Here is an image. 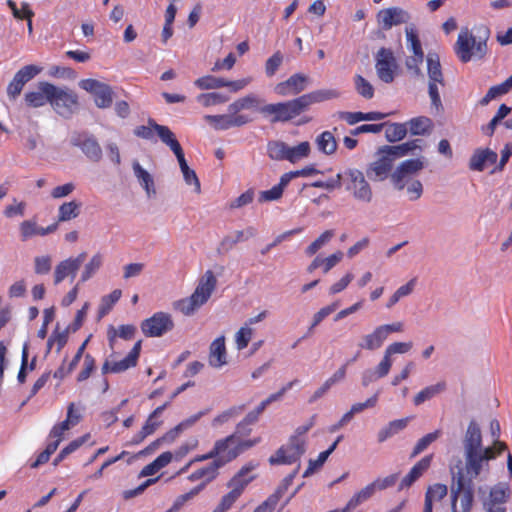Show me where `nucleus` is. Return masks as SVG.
Here are the masks:
<instances>
[{
  "mask_svg": "<svg viewBox=\"0 0 512 512\" xmlns=\"http://www.w3.org/2000/svg\"><path fill=\"white\" fill-rule=\"evenodd\" d=\"M254 467L252 464L242 467L226 485L229 488V492L226 494V510L233 505L246 486L254 479V476L251 474Z\"/></svg>",
  "mask_w": 512,
  "mask_h": 512,
  "instance_id": "nucleus-12",
  "label": "nucleus"
},
{
  "mask_svg": "<svg viewBox=\"0 0 512 512\" xmlns=\"http://www.w3.org/2000/svg\"><path fill=\"white\" fill-rule=\"evenodd\" d=\"M376 19L378 25L383 30H389L393 26L407 23L410 20V15L400 7H389L380 10L377 13Z\"/></svg>",
  "mask_w": 512,
  "mask_h": 512,
  "instance_id": "nucleus-17",
  "label": "nucleus"
},
{
  "mask_svg": "<svg viewBox=\"0 0 512 512\" xmlns=\"http://www.w3.org/2000/svg\"><path fill=\"white\" fill-rule=\"evenodd\" d=\"M259 113H261L264 117L269 118L271 123L282 122L279 103L261 105L259 108Z\"/></svg>",
  "mask_w": 512,
  "mask_h": 512,
  "instance_id": "nucleus-60",
  "label": "nucleus"
},
{
  "mask_svg": "<svg viewBox=\"0 0 512 512\" xmlns=\"http://www.w3.org/2000/svg\"><path fill=\"white\" fill-rule=\"evenodd\" d=\"M6 3L16 19L23 20L34 17V12L31 10L30 5L27 2H23L20 9L17 7L14 0H7Z\"/></svg>",
  "mask_w": 512,
  "mask_h": 512,
  "instance_id": "nucleus-54",
  "label": "nucleus"
},
{
  "mask_svg": "<svg viewBox=\"0 0 512 512\" xmlns=\"http://www.w3.org/2000/svg\"><path fill=\"white\" fill-rule=\"evenodd\" d=\"M58 224L53 223L46 228L40 227L33 220H25L20 224V236L23 242L34 236H45L57 230Z\"/></svg>",
  "mask_w": 512,
  "mask_h": 512,
  "instance_id": "nucleus-26",
  "label": "nucleus"
},
{
  "mask_svg": "<svg viewBox=\"0 0 512 512\" xmlns=\"http://www.w3.org/2000/svg\"><path fill=\"white\" fill-rule=\"evenodd\" d=\"M71 145L78 147L84 155L93 162L102 159V149L97 139L86 132H74L71 137Z\"/></svg>",
  "mask_w": 512,
  "mask_h": 512,
  "instance_id": "nucleus-15",
  "label": "nucleus"
},
{
  "mask_svg": "<svg viewBox=\"0 0 512 512\" xmlns=\"http://www.w3.org/2000/svg\"><path fill=\"white\" fill-rule=\"evenodd\" d=\"M433 455H426L420 459L401 480L398 489L411 487L431 466Z\"/></svg>",
  "mask_w": 512,
  "mask_h": 512,
  "instance_id": "nucleus-23",
  "label": "nucleus"
},
{
  "mask_svg": "<svg viewBox=\"0 0 512 512\" xmlns=\"http://www.w3.org/2000/svg\"><path fill=\"white\" fill-rule=\"evenodd\" d=\"M298 383L297 379H294L285 384L278 392L271 394L268 398L263 400L254 411L248 413V420L257 421L259 415L265 410V408L272 402L277 401L283 397V395L290 390L295 384Z\"/></svg>",
  "mask_w": 512,
  "mask_h": 512,
  "instance_id": "nucleus-29",
  "label": "nucleus"
},
{
  "mask_svg": "<svg viewBox=\"0 0 512 512\" xmlns=\"http://www.w3.org/2000/svg\"><path fill=\"white\" fill-rule=\"evenodd\" d=\"M465 456L467 472L472 474L470 478L473 480L481 472L483 459L480 456V451L465 452Z\"/></svg>",
  "mask_w": 512,
  "mask_h": 512,
  "instance_id": "nucleus-44",
  "label": "nucleus"
},
{
  "mask_svg": "<svg viewBox=\"0 0 512 512\" xmlns=\"http://www.w3.org/2000/svg\"><path fill=\"white\" fill-rule=\"evenodd\" d=\"M101 265L102 256L101 254L97 253L85 265L84 270L81 274V282H86L87 280H89L96 273V271L99 270Z\"/></svg>",
  "mask_w": 512,
  "mask_h": 512,
  "instance_id": "nucleus-55",
  "label": "nucleus"
},
{
  "mask_svg": "<svg viewBox=\"0 0 512 512\" xmlns=\"http://www.w3.org/2000/svg\"><path fill=\"white\" fill-rule=\"evenodd\" d=\"M42 71V68L37 65H26L22 67L20 70L16 72L14 75L16 78H18L22 84H26L31 79H33L35 76H37Z\"/></svg>",
  "mask_w": 512,
  "mask_h": 512,
  "instance_id": "nucleus-58",
  "label": "nucleus"
},
{
  "mask_svg": "<svg viewBox=\"0 0 512 512\" xmlns=\"http://www.w3.org/2000/svg\"><path fill=\"white\" fill-rule=\"evenodd\" d=\"M354 85L357 93L365 99H371L374 96V87L362 75L354 76Z\"/></svg>",
  "mask_w": 512,
  "mask_h": 512,
  "instance_id": "nucleus-52",
  "label": "nucleus"
},
{
  "mask_svg": "<svg viewBox=\"0 0 512 512\" xmlns=\"http://www.w3.org/2000/svg\"><path fill=\"white\" fill-rule=\"evenodd\" d=\"M279 108L282 122H288L307 110L302 95L286 102H279Z\"/></svg>",
  "mask_w": 512,
  "mask_h": 512,
  "instance_id": "nucleus-28",
  "label": "nucleus"
},
{
  "mask_svg": "<svg viewBox=\"0 0 512 512\" xmlns=\"http://www.w3.org/2000/svg\"><path fill=\"white\" fill-rule=\"evenodd\" d=\"M222 466V461L220 459H216L213 462L209 463L207 466L202 467L193 473H191L188 477L191 481H197L203 479L202 483L205 485L213 480L218 475V469Z\"/></svg>",
  "mask_w": 512,
  "mask_h": 512,
  "instance_id": "nucleus-31",
  "label": "nucleus"
},
{
  "mask_svg": "<svg viewBox=\"0 0 512 512\" xmlns=\"http://www.w3.org/2000/svg\"><path fill=\"white\" fill-rule=\"evenodd\" d=\"M306 82V76L296 73L290 76L286 81L278 83L274 90L279 96L296 95L305 89Z\"/></svg>",
  "mask_w": 512,
  "mask_h": 512,
  "instance_id": "nucleus-22",
  "label": "nucleus"
},
{
  "mask_svg": "<svg viewBox=\"0 0 512 512\" xmlns=\"http://www.w3.org/2000/svg\"><path fill=\"white\" fill-rule=\"evenodd\" d=\"M489 29L484 28L483 34L476 37L466 31H461L455 43V53L458 58L467 63L472 58L482 59L487 54V40L489 38Z\"/></svg>",
  "mask_w": 512,
  "mask_h": 512,
  "instance_id": "nucleus-1",
  "label": "nucleus"
},
{
  "mask_svg": "<svg viewBox=\"0 0 512 512\" xmlns=\"http://www.w3.org/2000/svg\"><path fill=\"white\" fill-rule=\"evenodd\" d=\"M121 296L122 291L120 289H115L110 294L103 296L99 307V316L103 317L108 314Z\"/></svg>",
  "mask_w": 512,
  "mask_h": 512,
  "instance_id": "nucleus-50",
  "label": "nucleus"
},
{
  "mask_svg": "<svg viewBox=\"0 0 512 512\" xmlns=\"http://www.w3.org/2000/svg\"><path fill=\"white\" fill-rule=\"evenodd\" d=\"M159 133H160V140L167 145L172 152L175 154L181 172L183 174L184 181L187 185L193 186V189L196 193H200L201 191V185L200 181L196 175V172L191 169L187 161L185 159L184 151L179 143V141L176 139L175 134L171 131L170 128H163L159 127Z\"/></svg>",
  "mask_w": 512,
  "mask_h": 512,
  "instance_id": "nucleus-4",
  "label": "nucleus"
},
{
  "mask_svg": "<svg viewBox=\"0 0 512 512\" xmlns=\"http://www.w3.org/2000/svg\"><path fill=\"white\" fill-rule=\"evenodd\" d=\"M79 86L94 96V102L98 108H108L113 102L112 88L96 79H83Z\"/></svg>",
  "mask_w": 512,
  "mask_h": 512,
  "instance_id": "nucleus-14",
  "label": "nucleus"
},
{
  "mask_svg": "<svg viewBox=\"0 0 512 512\" xmlns=\"http://www.w3.org/2000/svg\"><path fill=\"white\" fill-rule=\"evenodd\" d=\"M422 143L423 140L421 139H413L399 145L384 146L381 148V151L388 154L390 157H393L394 161L396 158H401L408 154H414L416 150L422 151Z\"/></svg>",
  "mask_w": 512,
  "mask_h": 512,
  "instance_id": "nucleus-25",
  "label": "nucleus"
},
{
  "mask_svg": "<svg viewBox=\"0 0 512 512\" xmlns=\"http://www.w3.org/2000/svg\"><path fill=\"white\" fill-rule=\"evenodd\" d=\"M375 69L378 78L384 83H392L397 75L398 64L391 49L382 47L375 55Z\"/></svg>",
  "mask_w": 512,
  "mask_h": 512,
  "instance_id": "nucleus-9",
  "label": "nucleus"
},
{
  "mask_svg": "<svg viewBox=\"0 0 512 512\" xmlns=\"http://www.w3.org/2000/svg\"><path fill=\"white\" fill-rule=\"evenodd\" d=\"M385 137L388 142H397L405 138L408 132L406 123H386Z\"/></svg>",
  "mask_w": 512,
  "mask_h": 512,
  "instance_id": "nucleus-39",
  "label": "nucleus"
},
{
  "mask_svg": "<svg viewBox=\"0 0 512 512\" xmlns=\"http://www.w3.org/2000/svg\"><path fill=\"white\" fill-rule=\"evenodd\" d=\"M338 307V303H332L330 305H327L323 308H321L317 313L313 316V321L311 326L308 329V334L313 331V329L318 326L327 316H329L331 313H333Z\"/></svg>",
  "mask_w": 512,
  "mask_h": 512,
  "instance_id": "nucleus-62",
  "label": "nucleus"
},
{
  "mask_svg": "<svg viewBox=\"0 0 512 512\" xmlns=\"http://www.w3.org/2000/svg\"><path fill=\"white\" fill-rule=\"evenodd\" d=\"M387 339L381 326L376 327L372 333L363 337V341L359 344L360 348L365 350H376L382 346Z\"/></svg>",
  "mask_w": 512,
  "mask_h": 512,
  "instance_id": "nucleus-34",
  "label": "nucleus"
},
{
  "mask_svg": "<svg viewBox=\"0 0 512 512\" xmlns=\"http://www.w3.org/2000/svg\"><path fill=\"white\" fill-rule=\"evenodd\" d=\"M316 145L320 152L332 155L337 150V141L330 131H324L316 137Z\"/></svg>",
  "mask_w": 512,
  "mask_h": 512,
  "instance_id": "nucleus-36",
  "label": "nucleus"
},
{
  "mask_svg": "<svg viewBox=\"0 0 512 512\" xmlns=\"http://www.w3.org/2000/svg\"><path fill=\"white\" fill-rule=\"evenodd\" d=\"M334 236L333 230L324 231L315 241H313L307 248L306 254L308 256L314 255L320 250L326 243H328Z\"/></svg>",
  "mask_w": 512,
  "mask_h": 512,
  "instance_id": "nucleus-56",
  "label": "nucleus"
},
{
  "mask_svg": "<svg viewBox=\"0 0 512 512\" xmlns=\"http://www.w3.org/2000/svg\"><path fill=\"white\" fill-rule=\"evenodd\" d=\"M346 190L351 192L353 197L361 202L369 203L372 200V189L362 171L348 169L345 171Z\"/></svg>",
  "mask_w": 512,
  "mask_h": 512,
  "instance_id": "nucleus-8",
  "label": "nucleus"
},
{
  "mask_svg": "<svg viewBox=\"0 0 512 512\" xmlns=\"http://www.w3.org/2000/svg\"><path fill=\"white\" fill-rule=\"evenodd\" d=\"M133 170L136 178L146 190V192L148 194H150L151 191L154 192V181L152 176L139 164V162L135 161L133 163Z\"/></svg>",
  "mask_w": 512,
  "mask_h": 512,
  "instance_id": "nucleus-47",
  "label": "nucleus"
},
{
  "mask_svg": "<svg viewBox=\"0 0 512 512\" xmlns=\"http://www.w3.org/2000/svg\"><path fill=\"white\" fill-rule=\"evenodd\" d=\"M135 332L136 327L132 324L120 325L118 330L111 326L108 330L109 342L112 345L116 336L125 340H130L134 337Z\"/></svg>",
  "mask_w": 512,
  "mask_h": 512,
  "instance_id": "nucleus-49",
  "label": "nucleus"
},
{
  "mask_svg": "<svg viewBox=\"0 0 512 512\" xmlns=\"http://www.w3.org/2000/svg\"><path fill=\"white\" fill-rule=\"evenodd\" d=\"M481 444L482 435L480 427L475 421H471L468 425L464 439L465 452L480 451Z\"/></svg>",
  "mask_w": 512,
  "mask_h": 512,
  "instance_id": "nucleus-30",
  "label": "nucleus"
},
{
  "mask_svg": "<svg viewBox=\"0 0 512 512\" xmlns=\"http://www.w3.org/2000/svg\"><path fill=\"white\" fill-rule=\"evenodd\" d=\"M448 488L445 484L435 483L430 485L425 493L423 512H433V508L441 504L447 496Z\"/></svg>",
  "mask_w": 512,
  "mask_h": 512,
  "instance_id": "nucleus-24",
  "label": "nucleus"
},
{
  "mask_svg": "<svg viewBox=\"0 0 512 512\" xmlns=\"http://www.w3.org/2000/svg\"><path fill=\"white\" fill-rule=\"evenodd\" d=\"M42 71V68L37 65H26L22 67L20 70L16 72L14 75L16 78H18L22 84H26L31 79H33L35 76H37Z\"/></svg>",
  "mask_w": 512,
  "mask_h": 512,
  "instance_id": "nucleus-57",
  "label": "nucleus"
},
{
  "mask_svg": "<svg viewBox=\"0 0 512 512\" xmlns=\"http://www.w3.org/2000/svg\"><path fill=\"white\" fill-rule=\"evenodd\" d=\"M195 85L200 89H214L224 86V79L214 76H203L195 81Z\"/></svg>",
  "mask_w": 512,
  "mask_h": 512,
  "instance_id": "nucleus-63",
  "label": "nucleus"
},
{
  "mask_svg": "<svg viewBox=\"0 0 512 512\" xmlns=\"http://www.w3.org/2000/svg\"><path fill=\"white\" fill-rule=\"evenodd\" d=\"M376 491L375 485L373 483L368 484L366 487L358 491L347 503L346 509H354L362 502L368 500Z\"/></svg>",
  "mask_w": 512,
  "mask_h": 512,
  "instance_id": "nucleus-46",
  "label": "nucleus"
},
{
  "mask_svg": "<svg viewBox=\"0 0 512 512\" xmlns=\"http://www.w3.org/2000/svg\"><path fill=\"white\" fill-rule=\"evenodd\" d=\"M260 98L253 94H247L231 103L226 113V128L240 127L252 121V117L243 113L244 110H254L259 112L261 107Z\"/></svg>",
  "mask_w": 512,
  "mask_h": 512,
  "instance_id": "nucleus-5",
  "label": "nucleus"
},
{
  "mask_svg": "<svg viewBox=\"0 0 512 512\" xmlns=\"http://www.w3.org/2000/svg\"><path fill=\"white\" fill-rule=\"evenodd\" d=\"M451 485V512H472L474 504V483L462 469L453 475Z\"/></svg>",
  "mask_w": 512,
  "mask_h": 512,
  "instance_id": "nucleus-3",
  "label": "nucleus"
},
{
  "mask_svg": "<svg viewBox=\"0 0 512 512\" xmlns=\"http://www.w3.org/2000/svg\"><path fill=\"white\" fill-rule=\"evenodd\" d=\"M50 97L51 107L64 118H70L78 109V95L68 87H57L54 85V91L50 94Z\"/></svg>",
  "mask_w": 512,
  "mask_h": 512,
  "instance_id": "nucleus-7",
  "label": "nucleus"
},
{
  "mask_svg": "<svg viewBox=\"0 0 512 512\" xmlns=\"http://www.w3.org/2000/svg\"><path fill=\"white\" fill-rule=\"evenodd\" d=\"M425 158H415L403 161L391 174V181L398 190H403L412 177L425 166Z\"/></svg>",
  "mask_w": 512,
  "mask_h": 512,
  "instance_id": "nucleus-11",
  "label": "nucleus"
},
{
  "mask_svg": "<svg viewBox=\"0 0 512 512\" xmlns=\"http://www.w3.org/2000/svg\"><path fill=\"white\" fill-rule=\"evenodd\" d=\"M141 350V341L134 344L131 351L119 361L106 360L101 368L103 374L121 373L137 365Z\"/></svg>",
  "mask_w": 512,
  "mask_h": 512,
  "instance_id": "nucleus-16",
  "label": "nucleus"
},
{
  "mask_svg": "<svg viewBox=\"0 0 512 512\" xmlns=\"http://www.w3.org/2000/svg\"><path fill=\"white\" fill-rule=\"evenodd\" d=\"M54 91V84L42 81L37 85V89L29 91L25 94V102L27 106L38 108L44 106L46 103H51L50 94Z\"/></svg>",
  "mask_w": 512,
  "mask_h": 512,
  "instance_id": "nucleus-20",
  "label": "nucleus"
},
{
  "mask_svg": "<svg viewBox=\"0 0 512 512\" xmlns=\"http://www.w3.org/2000/svg\"><path fill=\"white\" fill-rule=\"evenodd\" d=\"M427 65L429 83L440 84L441 86H444V78L439 60L429 56L427 59Z\"/></svg>",
  "mask_w": 512,
  "mask_h": 512,
  "instance_id": "nucleus-48",
  "label": "nucleus"
},
{
  "mask_svg": "<svg viewBox=\"0 0 512 512\" xmlns=\"http://www.w3.org/2000/svg\"><path fill=\"white\" fill-rule=\"evenodd\" d=\"M52 257L50 255H40L34 258V272L37 275H46L51 271Z\"/></svg>",
  "mask_w": 512,
  "mask_h": 512,
  "instance_id": "nucleus-59",
  "label": "nucleus"
},
{
  "mask_svg": "<svg viewBox=\"0 0 512 512\" xmlns=\"http://www.w3.org/2000/svg\"><path fill=\"white\" fill-rule=\"evenodd\" d=\"M440 436V431L436 430L434 432L428 433L422 438H420L415 444L413 451L410 455V458H414L419 455L421 452L426 450L430 444H432L435 440Z\"/></svg>",
  "mask_w": 512,
  "mask_h": 512,
  "instance_id": "nucleus-53",
  "label": "nucleus"
},
{
  "mask_svg": "<svg viewBox=\"0 0 512 512\" xmlns=\"http://www.w3.org/2000/svg\"><path fill=\"white\" fill-rule=\"evenodd\" d=\"M80 209L81 203L75 200L62 203L58 209V221L56 223L77 218L80 214Z\"/></svg>",
  "mask_w": 512,
  "mask_h": 512,
  "instance_id": "nucleus-37",
  "label": "nucleus"
},
{
  "mask_svg": "<svg viewBox=\"0 0 512 512\" xmlns=\"http://www.w3.org/2000/svg\"><path fill=\"white\" fill-rule=\"evenodd\" d=\"M288 145L279 140H273L267 144V154L272 160H287Z\"/></svg>",
  "mask_w": 512,
  "mask_h": 512,
  "instance_id": "nucleus-43",
  "label": "nucleus"
},
{
  "mask_svg": "<svg viewBox=\"0 0 512 512\" xmlns=\"http://www.w3.org/2000/svg\"><path fill=\"white\" fill-rule=\"evenodd\" d=\"M159 127L169 128L168 126L157 124L155 120L150 118L148 125L137 126L134 130V134L139 138L152 140L155 133L160 137Z\"/></svg>",
  "mask_w": 512,
  "mask_h": 512,
  "instance_id": "nucleus-42",
  "label": "nucleus"
},
{
  "mask_svg": "<svg viewBox=\"0 0 512 512\" xmlns=\"http://www.w3.org/2000/svg\"><path fill=\"white\" fill-rule=\"evenodd\" d=\"M392 167L393 157L383 153L380 148L378 150V159L368 166L366 173L374 181H383L389 176Z\"/></svg>",
  "mask_w": 512,
  "mask_h": 512,
  "instance_id": "nucleus-19",
  "label": "nucleus"
},
{
  "mask_svg": "<svg viewBox=\"0 0 512 512\" xmlns=\"http://www.w3.org/2000/svg\"><path fill=\"white\" fill-rule=\"evenodd\" d=\"M280 501V494L274 493L262 502L253 512H274Z\"/></svg>",
  "mask_w": 512,
  "mask_h": 512,
  "instance_id": "nucleus-64",
  "label": "nucleus"
},
{
  "mask_svg": "<svg viewBox=\"0 0 512 512\" xmlns=\"http://www.w3.org/2000/svg\"><path fill=\"white\" fill-rule=\"evenodd\" d=\"M340 96V92L336 89H320L307 94H303V100L307 109L315 103L336 99Z\"/></svg>",
  "mask_w": 512,
  "mask_h": 512,
  "instance_id": "nucleus-32",
  "label": "nucleus"
},
{
  "mask_svg": "<svg viewBox=\"0 0 512 512\" xmlns=\"http://www.w3.org/2000/svg\"><path fill=\"white\" fill-rule=\"evenodd\" d=\"M512 89V85L508 79L499 85L492 86L486 93V95L480 100L481 105H487L491 100L498 96L504 95Z\"/></svg>",
  "mask_w": 512,
  "mask_h": 512,
  "instance_id": "nucleus-51",
  "label": "nucleus"
},
{
  "mask_svg": "<svg viewBox=\"0 0 512 512\" xmlns=\"http://www.w3.org/2000/svg\"><path fill=\"white\" fill-rule=\"evenodd\" d=\"M498 155L495 151L489 148L476 149L469 161V169L472 171L481 172L485 169V164H495L497 162Z\"/></svg>",
  "mask_w": 512,
  "mask_h": 512,
  "instance_id": "nucleus-27",
  "label": "nucleus"
},
{
  "mask_svg": "<svg viewBox=\"0 0 512 512\" xmlns=\"http://www.w3.org/2000/svg\"><path fill=\"white\" fill-rule=\"evenodd\" d=\"M446 387L445 381H440L434 385L427 386L415 395L413 402L416 406L421 405L425 401L430 400L445 391Z\"/></svg>",
  "mask_w": 512,
  "mask_h": 512,
  "instance_id": "nucleus-35",
  "label": "nucleus"
},
{
  "mask_svg": "<svg viewBox=\"0 0 512 512\" xmlns=\"http://www.w3.org/2000/svg\"><path fill=\"white\" fill-rule=\"evenodd\" d=\"M343 439V436H338L337 439L330 445V447L319 453L316 460L309 461V467L304 472V476H308L314 470L320 468L327 460L329 455L336 449L338 443Z\"/></svg>",
  "mask_w": 512,
  "mask_h": 512,
  "instance_id": "nucleus-41",
  "label": "nucleus"
},
{
  "mask_svg": "<svg viewBox=\"0 0 512 512\" xmlns=\"http://www.w3.org/2000/svg\"><path fill=\"white\" fill-rule=\"evenodd\" d=\"M305 452L304 440L292 436L287 445L280 447L275 455L269 458L272 465H290L297 462Z\"/></svg>",
  "mask_w": 512,
  "mask_h": 512,
  "instance_id": "nucleus-10",
  "label": "nucleus"
},
{
  "mask_svg": "<svg viewBox=\"0 0 512 512\" xmlns=\"http://www.w3.org/2000/svg\"><path fill=\"white\" fill-rule=\"evenodd\" d=\"M216 283L217 280L213 272L211 270L206 271L200 278L192 295L177 301L176 309L186 316L193 314L210 298Z\"/></svg>",
  "mask_w": 512,
  "mask_h": 512,
  "instance_id": "nucleus-2",
  "label": "nucleus"
},
{
  "mask_svg": "<svg viewBox=\"0 0 512 512\" xmlns=\"http://www.w3.org/2000/svg\"><path fill=\"white\" fill-rule=\"evenodd\" d=\"M173 327L174 322L171 315L165 312H157L141 323L142 333L146 337H161L171 331Z\"/></svg>",
  "mask_w": 512,
  "mask_h": 512,
  "instance_id": "nucleus-13",
  "label": "nucleus"
},
{
  "mask_svg": "<svg viewBox=\"0 0 512 512\" xmlns=\"http://www.w3.org/2000/svg\"><path fill=\"white\" fill-rule=\"evenodd\" d=\"M169 405L170 401H167L149 414L141 430L133 437L132 442L134 444H140L146 437L152 435L158 429V427H160L162 421L157 420V418Z\"/></svg>",
  "mask_w": 512,
  "mask_h": 512,
  "instance_id": "nucleus-21",
  "label": "nucleus"
},
{
  "mask_svg": "<svg viewBox=\"0 0 512 512\" xmlns=\"http://www.w3.org/2000/svg\"><path fill=\"white\" fill-rule=\"evenodd\" d=\"M95 368H96V361H95L94 357L89 353L85 354L84 361H83V367L77 376V381L83 382V381L87 380L91 376V374L95 370Z\"/></svg>",
  "mask_w": 512,
  "mask_h": 512,
  "instance_id": "nucleus-61",
  "label": "nucleus"
},
{
  "mask_svg": "<svg viewBox=\"0 0 512 512\" xmlns=\"http://www.w3.org/2000/svg\"><path fill=\"white\" fill-rule=\"evenodd\" d=\"M510 496V489L507 484L499 483L495 485L490 491L491 506H499L504 504Z\"/></svg>",
  "mask_w": 512,
  "mask_h": 512,
  "instance_id": "nucleus-45",
  "label": "nucleus"
},
{
  "mask_svg": "<svg viewBox=\"0 0 512 512\" xmlns=\"http://www.w3.org/2000/svg\"><path fill=\"white\" fill-rule=\"evenodd\" d=\"M311 146L308 141H303L294 147L288 145L287 161L296 163L309 156Z\"/></svg>",
  "mask_w": 512,
  "mask_h": 512,
  "instance_id": "nucleus-40",
  "label": "nucleus"
},
{
  "mask_svg": "<svg viewBox=\"0 0 512 512\" xmlns=\"http://www.w3.org/2000/svg\"><path fill=\"white\" fill-rule=\"evenodd\" d=\"M256 421H249L248 414L241 421L236 428V431L233 435L226 437V462L235 459L245 450L251 448L253 445L257 443L258 440H248L245 439L246 436L249 435L251 429L250 425L254 424Z\"/></svg>",
  "mask_w": 512,
  "mask_h": 512,
  "instance_id": "nucleus-6",
  "label": "nucleus"
},
{
  "mask_svg": "<svg viewBox=\"0 0 512 512\" xmlns=\"http://www.w3.org/2000/svg\"><path fill=\"white\" fill-rule=\"evenodd\" d=\"M85 259L86 253L82 252L75 258L70 257L60 261L54 270V284H60L67 277H71L73 280Z\"/></svg>",
  "mask_w": 512,
  "mask_h": 512,
  "instance_id": "nucleus-18",
  "label": "nucleus"
},
{
  "mask_svg": "<svg viewBox=\"0 0 512 512\" xmlns=\"http://www.w3.org/2000/svg\"><path fill=\"white\" fill-rule=\"evenodd\" d=\"M407 125L412 135H425L432 131L433 122L426 116L412 118Z\"/></svg>",
  "mask_w": 512,
  "mask_h": 512,
  "instance_id": "nucleus-38",
  "label": "nucleus"
},
{
  "mask_svg": "<svg viewBox=\"0 0 512 512\" xmlns=\"http://www.w3.org/2000/svg\"><path fill=\"white\" fill-rule=\"evenodd\" d=\"M209 364L219 368L224 364V335L217 337L210 345Z\"/></svg>",
  "mask_w": 512,
  "mask_h": 512,
  "instance_id": "nucleus-33",
  "label": "nucleus"
}]
</instances>
